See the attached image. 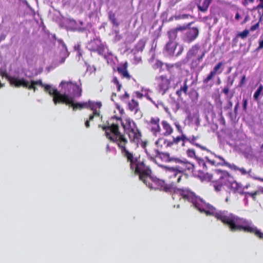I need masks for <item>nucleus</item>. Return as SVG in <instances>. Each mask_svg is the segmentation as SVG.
I'll return each instance as SVG.
<instances>
[{
	"mask_svg": "<svg viewBox=\"0 0 263 263\" xmlns=\"http://www.w3.org/2000/svg\"><path fill=\"white\" fill-rule=\"evenodd\" d=\"M186 139L187 136L184 133H182L180 135L177 137H173L172 140H171L172 146L177 145L181 142H182V145L184 146Z\"/></svg>",
	"mask_w": 263,
	"mask_h": 263,
	"instance_id": "22",
	"label": "nucleus"
},
{
	"mask_svg": "<svg viewBox=\"0 0 263 263\" xmlns=\"http://www.w3.org/2000/svg\"><path fill=\"white\" fill-rule=\"evenodd\" d=\"M82 89L81 86L74 83L73 89L71 91V94L73 98H79L82 96Z\"/></svg>",
	"mask_w": 263,
	"mask_h": 263,
	"instance_id": "25",
	"label": "nucleus"
},
{
	"mask_svg": "<svg viewBox=\"0 0 263 263\" xmlns=\"http://www.w3.org/2000/svg\"><path fill=\"white\" fill-rule=\"evenodd\" d=\"M120 123L127 135L129 141L131 143L138 144L141 139L142 134L135 122L130 118H126L125 120V123L122 121Z\"/></svg>",
	"mask_w": 263,
	"mask_h": 263,
	"instance_id": "6",
	"label": "nucleus"
},
{
	"mask_svg": "<svg viewBox=\"0 0 263 263\" xmlns=\"http://www.w3.org/2000/svg\"><path fill=\"white\" fill-rule=\"evenodd\" d=\"M259 4L254 9H263V0H259Z\"/></svg>",
	"mask_w": 263,
	"mask_h": 263,
	"instance_id": "61",
	"label": "nucleus"
},
{
	"mask_svg": "<svg viewBox=\"0 0 263 263\" xmlns=\"http://www.w3.org/2000/svg\"><path fill=\"white\" fill-rule=\"evenodd\" d=\"M189 17H190L191 18L193 17L190 14H182L176 16L175 18L176 19H185L188 18Z\"/></svg>",
	"mask_w": 263,
	"mask_h": 263,
	"instance_id": "50",
	"label": "nucleus"
},
{
	"mask_svg": "<svg viewBox=\"0 0 263 263\" xmlns=\"http://www.w3.org/2000/svg\"><path fill=\"white\" fill-rule=\"evenodd\" d=\"M193 23V22H191V23H189L187 24H184L182 26H178L177 27H176L175 28V29L177 30V31L178 32V31H183V30H184L185 29H186L187 28H189L190 26H191V25Z\"/></svg>",
	"mask_w": 263,
	"mask_h": 263,
	"instance_id": "43",
	"label": "nucleus"
},
{
	"mask_svg": "<svg viewBox=\"0 0 263 263\" xmlns=\"http://www.w3.org/2000/svg\"><path fill=\"white\" fill-rule=\"evenodd\" d=\"M240 193L241 195L245 194L246 197L247 196L251 197L254 201H255L256 200L257 196L261 194H263V187L258 186L257 189L253 192H245Z\"/></svg>",
	"mask_w": 263,
	"mask_h": 263,
	"instance_id": "24",
	"label": "nucleus"
},
{
	"mask_svg": "<svg viewBox=\"0 0 263 263\" xmlns=\"http://www.w3.org/2000/svg\"><path fill=\"white\" fill-rule=\"evenodd\" d=\"M160 82L159 84V92L164 94L169 88L170 81L164 76H160Z\"/></svg>",
	"mask_w": 263,
	"mask_h": 263,
	"instance_id": "16",
	"label": "nucleus"
},
{
	"mask_svg": "<svg viewBox=\"0 0 263 263\" xmlns=\"http://www.w3.org/2000/svg\"><path fill=\"white\" fill-rule=\"evenodd\" d=\"M262 90L263 86L261 84H260L254 93L253 98L255 100H258L259 96L262 92Z\"/></svg>",
	"mask_w": 263,
	"mask_h": 263,
	"instance_id": "40",
	"label": "nucleus"
},
{
	"mask_svg": "<svg viewBox=\"0 0 263 263\" xmlns=\"http://www.w3.org/2000/svg\"><path fill=\"white\" fill-rule=\"evenodd\" d=\"M200 49V46L199 45L196 44L192 47L191 49L187 51L186 53V56L185 59L183 61V64H185L187 63V61L192 58L193 57L195 56L198 52Z\"/></svg>",
	"mask_w": 263,
	"mask_h": 263,
	"instance_id": "19",
	"label": "nucleus"
},
{
	"mask_svg": "<svg viewBox=\"0 0 263 263\" xmlns=\"http://www.w3.org/2000/svg\"><path fill=\"white\" fill-rule=\"evenodd\" d=\"M198 137L192 136L190 137H187L186 142H190L193 145H195L197 143L196 142V140L198 139Z\"/></svg>",
	"mask_w": 263,
	"mask_h": 263,
	"instance_id": "45",
	"label": "nucleus"
},
{
	"mask_svg": "<svg viewBox=\"0 0 263 263\" xmlns=\"http://www.w3.org/2000/svg\"><path fill=\"white\" fill-rule=\"evenodd\" d=\"M200 212L205 213L207 216H214L217 220L229 226L232 231H239L252 234L259 239L263 236V232L251 221L226 211H218L208 203L205 202Z\"/></svg>",
	"mask_w": 263,
	"mask_h": 263,
	"instance_id": "2",
	"label": "nucleus"
},
{
	"mask_svg": "<svg viewBox=\"0 0 263 263\" xmlns=\"http://www.w3.org/2000/svg\"><path fill=\"white\" fill-rule=\"evenodd\" d=\"M44 88L45 92H48L50 96L53 97L54 95V90H57L56 88H52L51 86L48 84H46Z\"/></svg>",
	"mask_w": 263,
	"mask_h": 263,
	"instance_id": "39",
	"label": "nucleus"
},
{
	"mask_svg": "<svg viewBox=\"0 0 263 263\" xmlns=\"http://www.w3.org/2000/svg\"><path fill=\"white\" fill-rule=\"evenodd\" d=\"M199 34V30L197 28L193 27L189 29L184 35L183 40L184 42L190 43L194 41Z\"/></svg>",
	"mask_w": 263,
	"mask_h": 263,
	"instance_id": "13",
	"label": "nucleus"
},
{
	"mask_svg": "<svg viewBox=\"0 0 263 263\" xmlns=\"http://www.w3.org/2000/svg\"><path fill=\"white\" fill-rule=\"evenodd\" d=\"M9 30H7L6 33H2L0 35V41H3L5 39L7 34L8 32H9Z\"/></svg>",
	"mask_w": 263,
	"mask_h": 263,
	"instance_id": "59",
	"label": "nucleus"
},
{
	"mask_svg": "<svg viewBox=\"0 0 263 263\" xmlns=\"http://www.w3.org/2000/svg\"><path fill=\"white\" fill-rule=\"evenodd\" d=\"M186 153L188 157L194 158L195 160L200 155L198 153H196L193 148H189L187 149Z\"/></svg>",
	"mask_w": 263,
	"mask_h": 263,
	"instance_id": "34",
	"label": "nucleus"
},
{
	"mask_svg": "<svg viewBox=\"0 0 263 263\" xmlns=\"http://www.w3.org/2000/svg\"><path fill=\"white\" fill-rule=\"evenodd\" d=\"M71 23L72 24H76L77 26H78V24L76 23V22L74 20L71 21ZM73 30H78L80 31L83 32L85 30V29L84 28L79 27L78 26H76L72 29Z\"/></svg>",
	"mask_w": 263,
	"mask_h": 263,
	"instance_id": "49",
	"label": "nucleus"
},
{
	"mask_svg": "<svg viewBox=\"0 0 263 263\" xmlns=\"http://www.w3.org/2000/svg\"><path fill=\"white\" fill-rule=\"evenodd\" d=\"M176 49H177L178 51L176 54H175V56L178 57L182 53L184 49V47L182 45H180L178 43V46Z\"/></svg>",
	"mask_w": 263,
	"mask_h": 263,
	"instance_id": "47",
	"label": "nucleus"
},
{
	"mask_svg": "<svg viewBox=\"0 0 263 263\" xmlns=\"http://www.w3.org/2000/svg\"><path fill=\"white\" fill-rule=\"evenodd\" d=\"M177 34V31L175 29L170 30L167 32V36L168 37V41L176 42L175 41Z\"/></svg>",
	"mask_w": 263,
	"mask_h": 263,
	"instance_id": "37",
	"label": "nucleus"
},
{
	"mask_svg": "<svg viewBox=\"0 0 263 263\" xmlns=\"http://www.w3.org/2000/svg\"><path fill=\"white\" fill-rule=\"evenodd\" d=\"M246 76L243 75L241 78V81L239 84V86L240 87H242L244 85V84L246 83Z\"/></svg>",
	"mask_w": 263,
	"mask_h": 263,
	"instance_id": "56",
	"label": "nucleus"
},
{
	"mask_svg": "<svg viewBox=\"0 0 263 263\" xmlns=\"http://www.w3.org/2000/svg\"><path fill=\"white\" fill-rule=\"evenodd\" d=\"M86 47L89 50L97 52L100 55H103L104 53V45L99 39H95L89 41L87 43Z\"/></svg>",
	"mask_w": 263,
	"mask_h": 263,
	"instance_id": "10",
	"label": "nucleus"
},
{
	"mask_svg": "<svg viewBox=\"0 0 263 263\" xmlns=\"http://www.w3.org/2000/svg\"><path fill=\"white\" fill-rule=\"evenodd\" d=\"M172 198L174 200H183L192 203L194 206L200 212L203 208L205 201L196 196L195 194L188 188H173L172 187Z\"/></svg>",
	"mask_w": 263,
	"mask_h": 263,
	"instance_id": "4",
	"label": "nucleus"
},
{
	"mask_svg": "<svg viewBox=\"0 0 263 263\" xmlns=\"http://www.w3.org/2000/svg\"><path fill=\"white\" fill-rule=\"evenodd\" d=\"M166 173L170 178H177V182L179 183L182 180L183 175H181L177 166L176 167H166Z\"/></svg>",
	"mask_w": 263,
	"mask_h": 263,
	"instance_id": "12",
	"label": "nucleus"
},
{
	"mask_svg": "<svg viewBox=\"0 0 263 263\" xmlns=\"http://www.w3.org/2000/svg\"><path fill=\"white\" fill-rule=\"evenodd\" d=\"M104 58L106 60L107 64L108 65H110L111 66H127V62L123 64H119L117 57L113 55L112 54H109L107 56H105Z\"/></svg>",
	"mask_w": 263,
	"mask_h": 263,
	"instance_id": "21",
	"label": "nucleus"
},
{
	"mask_svg": "<svg viewBox=\"0 0 263 263\" xmlns=\"http://www.w3.org/2000/svg\"><path fill=\"white\" fill-rule=\"evenodd\" d=\"M3 68L2 67L0 68V76L2 78H5L9 82L10 85L15 87H23L29 90L32 89L34 92L36 91V87L35 84H33L32 81H31L29 84V82L24 78L18 79L15 77H11Z\"/></svg>",
	"mask_w": 263,
	"mask_h": 263,
	"instance_id": "7",
	"label": "nucleus"
},
{
	"mask_svg": "<svg viewBox=\"0 0 263 263\" xmlns=\"http://www.w3.org/2000/svg\"><path fill=\"white\" fill-rule=\"evenodd\" d=\"M205 51H202L201 54L196 59L193 60V64L197 65L199 64L200 62L202 60L203 57L204 56Z\"/></svg>",
	"mask_w": 263,
	"mask_h": 263,
	"instance_id": "44",
	"label": "nucleus"
},
{
	"mask_svg": "<svg viewBox=\"0 0 263 263\" xmlns=\"http://www.w3.org/2000/svg\"><path fill=\"white\" fill-rule=\"evenodd\" d=\"M175 162L180 164L177 167L184 179L187 178V174H192L195 171V165L186 160H181L179 158H176Z\"/></svg>",
	"mask_w": 263,
	"mask_h": 263,
	"instance_id": "9",
	"label": "nucleus"
},
{
	"mask_svg": "<svg viewBox=\"0 0 263 263\" xmlns=\"http://www.w3.org/2000/svg\"><path fill=\"white\" fill-rule=\"evenodd\" d=\"M100 116V115H95L94 113L92 112V114H91L89 117V119H87L88 120L92 121L95 117H99Z\"/></svg>",
	"mask_w": 263,
	"mask_h": 263,
	"instance_id": "62",
	"label": "nucleus"
},
{
	"mask_svg": "<svg viewBox=\"0 0 263 263\" xmlns=\"http://www.w3.org/2000/svg\"><path fill=\"white\" fill-rule=\"evenodd\" d=\"M187 82L188 79H185L183 85L181 86L180 89L176 91V93L179 97H181L182 93H184L185 95H187V91L189 88V86L187 85Z\"/></svg>",
	"mask_w": 263,
	"mask_h": 263,
	"instance_id": "26",
	"label": "nucleus"
},
{
	"mask_svg": "<svg viewBox=\"0 0 263 263\" xmlns=\"http://www.w3.org/2000/svg\"><path fill=\"white\" fill-rule=\"evenodd\" d=\"M70 102H71V103H69V105H70L72 107V109L73 111L82 109V106L81 105V102L74 103L73 98L72 97H71Z\"/></svg>",
	"mask_w": 263,
	"mask_h": 263,
	"instance_id": "35",
	"label": "nucleus"
},
{
	"mask_svg": "<svg viewBox=\"0 0 263 263\" xmlns=\"http://www.w3.org/2000/svg\"><path fill=\"white\" fill-rule=\"evenodd\" d=\"M220 68V67H215L213 70L211 71L210 74L207 76V77L203 79V82L204 84H206L208 83L209 81L212 79L214 76L217 73L218 70Z\"/></svg>",
	"mask_w": 263,
	"mask_h": 263,
	"instance_id": "33",
	"label": "nucleus"
},
{
	"mask_svg": "<svg viewBox=\"0 0 263 263\" xmlns=\"http://www.w3.org/2000/svg\"><path fill=\"white\" fill-rule=\"evenodd\" d=\"M195 146H196V147L199 148L202 151H206L208 153L213 154V153H212L211 151V150H210L209 149L207 148L206 146L202 145H201V144H199L198 143Z\"/></svg>",
	"mask_w": 263,
	"mask_h": 263,
	"instance_id": "46",
	"label": "nucleus"
},
{
	"mask_svg": "<svg viewBox=\"0 0 263 263\" xmlns=\"http://www.w3.org/2000/svg\"><path fill=\"white\" fill-rule=\"evenodd\" d=\"M225 165L227 166H228L229 168L233 169L235 171H239L242 175H246L247 174V171L246 169L243 167L239 168L237 166L235 165V164H231L230 163L228 162H225Z\"/></svg>",
	"mask_w": 263,
	"mask_h": 263,
	"instance_id": "31",
	"label": "nucleus"
},
{
	"mask_svg": "<svg viewBox=\"0 0 263 263\" xmlns=\"http://www.w3.org/2000/svg\"><path fill=\"white\" fill-rule=\"evenodd\" d=\"M151 173H152V171H151ZM151 174L149 175L145 176L144 177V179H141L139 178V179L142 181L147 186H148L151 189H154L155 190H160L162 191L165 192H170L172 190V185L171 184L165 183V182L161 179H155L152 180V182H148L147 183V177H150L151 176ZM140 177V175H139Z\"/></svg>",
	"mask_w": 263,
	"mask_h": 263,
	"instance_id": "8",
	"label": "nucleus"
},
{
	"mask_svg": "<svg viewBox=\"0 0 263 263\" xmlns=\"http://www.w3.org/2000/svg\"><path fill=\"white\" fill-rule=\"evenodd\" d=\"M145 152L147 156L151 160H155L156 158L159 157L160 152L153 146H148L145 148Z\"/></svg>",
	"mask_w": 263,
	"mask_h": 263,
	"instance_id": "18",
	"label": "nucleus"
},
{
	"mask_svg": "<svg viewBox=\"0 0 263 263\" xmlns=\"http://www.w3.org/2000/svg\"><path fill=\"white\" fill-rule=\"evenodd\" d=\"M203 156V154H202L200 155L196 159V160L200 166H201L203 168V170H206L207 167L206 165V163L204 161V160L202 158V156Z\"/></svg>",
	"mask_w": 263,
	"mask_h": 263,
	"instance_id": "38",
	"label": "nucleus"
},
{
	"mask_svg": "<svg viewBox=\"0 0 263 263\" xmlns=\"http://www.w3.org/2000/svg\"><path fill=\"white\" fill-rule=\"evenodd\" d=\"M136 39V36L134 34L129 33L127 35L125 42L126 44H131L135 41Z\"/></svg>",
	"mask_w": 263,
	"mask_h": 263,
	"instance_id": "41",
	"label": "nucleus"
},
{
	"mask_svg": "<svg viewBox=\"0 0 263 263\" xmlns=\"http://www.w3.org/2000/svg\"><path fill=\"white\" fill-rule=\"evenodd\" d=\"M128 107L129 110L137 112L139 109V103L134 99H132L128 103Z\"/></svg>",
	"mask_w": 263,
	"mask_h": 263,
	"instance_id": "27",
	"label": "nucleus"
},
{
	"mask_svg": "<svg viewBox=\"0 0 263 263\" xmlns=\"http://www.w3.org/2000/svg\"><path fill=\"white\" fill-rule=\"evenodd\" d=\"M255 0H243L241 2L243 6H247L249 3H253Z\"/></svg>",
	"mask_w": 263,
	"mask_h": 263,
	"instance_id": "55",
	"label": "nucleus"
},
{
	"mask_svg": "<svg viewBox=\"0 0 263 263\" xmlns=\"http://www.w3.org/2000/svg\"><path fill=\"white\" fill-rule=\"evenodd\" d=\"M159 157L167 162L175 161L176 158L171 157L170 153L167 152H160Z\"/></svg>",
	"mask_w": 263,
	"mask_h": 263,
	"instance_id": "32",
	"label": "nucleus"
},
{
	"mask_svg": "<svg viewBox=\"0 0 263 263\" xmlns=\"http://www.w3.org/2000/svg\"><path fill=\"white\" fill-rule=\"evenodd\" d=\"M249 33V30L247 29H245L242 32L239 33L237 34V36L241 37L242 39H245L248 36Z\"/></svg>",
	"mask_w": 263,
	"mask_h": 263,
	"instance_id": "48",
	"label": "nucleus"
},
{
	"mask_svg": "<svg viewBox=\"0 0 263 263\" xmlns=\"http://www.w3.org/2000/svg\"><path fill=\"white\" fill-rule=\"evenodd\" d=\"M230 91V88L228 85L226 86L222 90V92L228 96Z\"/></svg>",
	"mask_w": 263,
	"mask_h": 263,
	"instance_id": "58",
	"label": "nucleus"
},
{
	"mask_svg": "<svg viewBox=\"0 0 263 263\" xmlns=\"http://www.w3.org/2000/svg\"><path fill=\"white\" fill-rule=\"evenodd\" d=\"M146 41L145 38L141 39L135 46V50L137 52H142L145 47Z\"/></svg>",
	"mask_w": 263,
	"mask_h": 263,
	"instance_id": "30",
	"label": "nucleus"
},
{
	"mask_svg": "<svg viewBox=\"0 0 263 263\" xmlns=\"http://www.w3.org/2000/svg\"><path fill=\"white\" fill-rule=\"evenodd\" d=\"M89 104L88 109L92 111V112L94 113L95 115H100V108L102 106V103L100 101L95 102L91 101Z\"/></svg>",
	"mask_w": 263,
	"mask_h": 263,
	"instance_id": "23",
	"label": "nucleus"
},
{
	"mask_svg": "<svg viewBox=\"0 0 263 263\" xmlns=\"http://www.w3.org/2000/svg\"><path fill=\"white\" fill-rule=\"evenodd\" d=\"M149 129L155 136L161 135L164 137L171 136L174 132L172 125L167 121H160L158 117H152L147 122Z\"/></svg>",
	"mask_w": 263,
	"mask_h": 263,
	"instance_id": "5",
	"label": "nucleus"
},
{
	"mask_svg": "<svg viewBox=\"0 0 263 263\" xmlns=\"http://www.w3.org/2000/svg\"><path fill=\"white\" fill-rule=\"evenodd\" d=\"M54 93L53 101L55 104L62 103L69 105V103H71V102H70L71 97H69L68 95L65 93L64 94H61L58 90H55Z\"/></svg>",
	"mask_w": 263,
	"mask_h": 263,
	"instance_id": "11",
	"label": "nucleus"
},
{
	"mask_svg": "<svg viewBox=\"0 0 263 263\" xmlns=\"http://www.w3.org/2000/svg\"><path fill=\"white\" fill-rule=\"evenodd\" d=\"M127 67H117V71L122 78L129 80L130 79V76L128 72Z\"/></svg>",
	"mask_w": 263,
	"mask_h": 263,
	"instance_id": "28",
	"label": "nucleus"
},
{
	"mask_svg": "<svg viewBox=\"0 0 263 263\" xmlns=\"http://www.w3.org/2000/svg\"><path fill=\"white\" fill-rule=\"evenodd\" d=\"M108 18L110 21L112 23V24L117 27L119 25V22L117 21L116 18V14L112 11H110L108 13Z\"/></svg>",
	"mask_w": 263,
	"mask_h": 263,
	"instance_id": "36",
	"label": "nucleus"
},
{
	"mask_svg": "<svg viewBox=\"0 0 263 263\" xmlns=\"http://www.w3.org/2000/svg\"><path fill=\"white\" fill-rule=\"evenodd\" d=\"M134 62L133 63L134 64H138L141 61V59L140 57H135Z\"/></svg>",
	"mask_w": 263,
	"mask_h": 263,
	"instance_id": "64",
	"label": "nucleus"
},
{
	"mask_svg": "<svg viewBox=\"0 0 263 263\" xmlns=\"http://www.w3.org/2000/svg\"><path fill=\"white\" fill-rule=\"evenodd\" d=\"M58 42L59 43V48L61 50V60L57 63V64H62L65 61V59L69 55V52H68L66 45L62 40H59Z\"/></svg>",
	"mask_w": 263,
	"mask_h": 263,
	"instance_id": "15",
	"label": "nucleus"
},
{
	"mask_svg": "<svg viewBox=\"0 0 263 263\" xmlns=\"http://www.w3.org/2000/svg\"><path fill=\"white\" fill-rule=\"evenodd\" d=\"M32 81L33 84H35V85H39L42 87H44V86L46 85V84H44L43 83L42 81L41 80H38L37 81H34V80H32Z\"/></svg>",
	"mask_w": 263,
	"mask_h": 263,
	"instance_id": "52",
	"label": "nucleus"
},
{
	"mask_svg": "<svg viewBox=\"0 0 263 263\" xmlns=\"http://www.w3.org/2000/svg\"><path fill=\"white\" fill-rule=\"evenodd\" d=\"M156 145L159 148H167L172 147L171 140L164 137L159 138L155 142Z\"/></svg>",
	"mask_w": 263,
	"mask_h": 263,
	"instance_id": "17",
	"label": "nucleus"
},
{
	"mask_svg": "<svg viewBox=\"0 0 263 263\" xmlns=\"http://www.w3.org/2000/svg\"><path fill=\"white\" fill-rule=\"evenodd\" d=\"M259 27V22H258L257 23L252 25L251 27H250V31H253L255 30H256Z\"/></svg>",
	"mask_w": 263,
	"mask_h": 263,
	"instance_id": "60",
	"label": "nucleus"
},
{
	"mask_svg": "<svg viewBox=\"0 0 263 263\" xmlns=\"http://www.w3.org/2000/svg\"><path fill=\"white\" fill-rule=\"evenodd\" d=\"M177 46V42L167 41L164 47L163 52L169 56H173Z\"/></svg>",
	"mask_w": 263,
	"mask_h": 263,
	"instance_id": "14",
	"label": "nucleus"
},
{
	"mask_svg": "<svg viewBox=\"0 0 263 263\" xmlns=\"http://www.w3.org/2000/svg\"><path fill=\"white\" fill-rule=\"evenodd\" d=\"M122 119L114 116L107 121L106 124L101 126L106 138L111 142L116 144L121 152L122 157L129 164L130 169L134 174L139 175L141 179H144L145 176L151 174L150 167L146 164V161L140 156L134 157L133 152L127 147L128 140L125 135L120 130L119 124ZM101 126V125H99Z\"/></svg>",
	"mask_w": 263,
	"mask_h": 263,
	"instance_id": "1",
	"label": "nucleus"
},
{
	"mask_svg": "<svg viewBox=\"0 0 263 263\" xmlns=\"http://www.w3.org/2000/svg\"><path fill=\"white\" fill-rule=\"evenodd\" d=\"M90 101L91 100H89L87 102H81V105L82 106V109L85 108L88 109L90 104L89 103H90Z\"/></svg>",
	"mask_w": 263,
	"mask_h": 263,
	"instance_id": "53",
	"label": "nucleus"
},
{
	"mask_svg": "<svg viewBox=\"0 0 263 263\" xmlns=\"http://www.w3.org/2000/svg\"><path fill=\"white\" fill-rule=\"evenodd\" d=\"M74 84V83H72L71 81H62L60 84V87H61L65 94L70 93Z\"/></svg>",
	"mask_w": 263,
	"mask_h": 263,
	"instance_id": "20",
	"label": "nucleus"
},
{
	"mask_svg": "<svg viewBox=\"0 0 263 263\" xmlns=\"http://www.w3.org/2000/svg\"><path fill=\"white\" fill-rule=\"evenodd\" d=\"M208 175V178L212 182L213 186L216 192L223 190L224 186L231 188L234 192L238 191L239 184L228 172L217 169L212 174Z\"/></svg>",
	"mask_w": 263,
	"mask_h": 263,
	"instance_id": "3",
	"label": "nucleus"
},
{
	"mask_svg": "<svg viewBox=\"0 0 263 263\" xmlns=\"http://www.w3.org/2000/svg\"><path fill=\"white\" fill-rule=\"evenodd\" d=\"M120 98L121 100L124 101L125 99H128L129 98V95L127 92H125V93L121 96Z\"/></svg>",
	"mask_w": 263,
	"mask_h": 263,
	"instance_id": "57",
	"label": "nucleus"
},
{
	"mask_svg": "<svg viewBox=\"0 0 263 263\" xmlns=\"http://www.w3.org/2000/svg\"><path fill=\"white\" fill-rule=\"evenodd\" d=\"M74 49L76 51V55L77 56L79 57V58L82 56V52L81 49V45L79 43L75 45L74 46Z\"/></svg>",
	"mask_w": 263,
	"mask_h": 263,
	"instance_id": "42",
	"label": "nucleus"
},
{
	"mask_svg": "<svg viewBox=\"0 0 263 263\" xmlns=\"http://www.w3.org/2000/svg\"><path fill=\"white\" fill-rule=\"evenodd\" d=\"M204 158L211 165H216V162L214 160H210L207 156H205Z\"/></svg>",
	"mask_w": 263,
	"mask_h": 263,
	"instance_id": "63",
	"label": "nucleus"
},
{
	"mask_svg": "<svg viewBox=\"0 0 263 263\" xmlns=\"http://www.w3.org/2000/svg\"><path fill=\"white\" fill-rule=\"evenodd\" d=\"M175 125L176 128L179 133H180V134L182 133H184L181 125L179 123H175Z\"/></svg>",
	"mask_w": 263,
	"mask_h": 263,
	"instance_id": "54",
	"label": "nucleus"
},
{
	"mask_svg": "<svg viewBox=\"0 0 263 263\" xmlns=\"http://www.w3.org/2000/svg\"><path fill=\"white\" fill-rule=\"evenodd\" d=\"M212 1V0H204L201 3H199L197 5L199 10L201 12H205L207 11Z\"/></svg>",
	"mask_w": 263,
	"mask_h": 263,
	"instance_id": "29",
	"label": "nucleus"
},
{
	"mask_svg": "<svg viewBox=\"0 0 263 263\" xmlns=\"http://www.w3.org/2000/svg\"><path fill=\"white\" fill-rule=\"evenodd\" d=\"M248 99L247 98H243L242 100V107L243 110L245 111H247V105H248Z\"/></svg>",
	"mask_w": 263,
	"mask_h": 263,
	"instance_id": "51",
	"label": "nucleus"
}]
</instances>
